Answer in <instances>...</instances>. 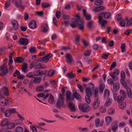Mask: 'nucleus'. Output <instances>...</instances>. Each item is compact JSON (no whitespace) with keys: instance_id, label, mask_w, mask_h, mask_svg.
Returning a JSON list of instances; mask_svg holds the SVG:
<instances>
[{"instance_id":"1","label":"nucleus","mask_w":132,"mask_h":132,"mask_svg":"<svg viewBox=\"0 0 132 132\" xmlns=\"http://www.w3.org/2000/svg\"><path fill=\"white\" fill-rule=\"evenodd\" d=\"M71 27L74 28L77 26H78L79 29L81 30L84 29L83 22L82 21H80L77 19L74 18L72 20V23L70 24Z\"/></svg>"},{"instance_id":"2","label":"nucleus","mask_w":132,"mask_h":132,"mask_svg":"<svg viewBox=\"0 0 132 132\" xmlns=\"http://www.w3.org/2000/svg\"><path fill=\"white\" fill-rule=\"evenodd\" d=\"M79 109L84 112H87L90 110V108L87 104H80L79 105Z\"/></svg>"},{"instance_id":"3","label":"nucleus","mask_w":132,"mask_h":132,"mask_svg":"<svg viewBox=\"0 0 132 132\" xmlns=\"http://www.w3.org/2000/svg\"><path fill=\"white\" fill-rule=\"evenodd\" d=\"M100 105V101L98 97H94V101L92 104L93 108L95 110L98 108Z\"/></svg>"},{"instance_id":"4","label":"nucleus","mask_w":132,"mask_h":132,"mask_svg":"<svg viewBox=\"0 0 132 132\" xmlns=\"http://www.w3.org/2000/svg\"><path fill=\"white\" fill-rule=\"evenodd\" d=\"M64 103L63 97L62 95L60 94L59 95V99L57 102L56 106L57 108H59L61 106H63Z\"/></svg>"},{"instance_id":"5","label":"nucleus","mask_w":132,"mask_h":132,"mask_svg":"<svg viewBox=\"0 0 132 132\" xmlns=\"http://www.w3.org/2000/svg\"><path fill=\"white\" fill-rule=\"evenodd\" d=\"M5 64H4L0 67V75L2 76H5L8 72V69L7 67H6Z\"/></svg>"},{"instance_id":"6","label":"nucleus","mask_w":132,"mask_h":132,"mask_svg":"<svg viewBox=\"0 0 132 132\" xmlns=\"http://www.w3.org/2000/svg\"><path fill=\"white\" fill-rule=\"evenodd\" d=\"M119 73V71L117 69H116L114 70L113 72H110L109 74L112 77L113 80L115 81H116L118 79L117 75H118Z\"/></svg>"},{"instance_id":"7","label":"nucleus","mask_w":132,"mask_h":132,"mask_svg":"<svg viewBox=\"0 0 132 132\" xmlns=\"http://www.w3.org/2000/svg\"><path fill=\"white\" fill-rule=\"evenodd\" d=\"M52 56V54L51 53H49L44 56L43 58L39 59H38V61L43 62H47L49 60V59Z\"/></svg>"},{"instance_id":"8","label":"nucleus","mask_w":132,"mask_h":132,"mask_svg":"<svg viewBox=\"0 0 132 132\" xmlns=\"http://www.w3.org/2000/svg\"><path fill=\"white\" fill-rule=\"evenodd\" d=\"M16 111L15 109L14 108L8 109L5 111L4 115L6 117H9L11 114L15 112Z\"/></svg>"},{"instance_id":"9","label":"nucleus","mask_w":132,"mask_h":132,"mask_svg":"<svg viewBox=\"0 0 132 132\" xmlns=\"http://www.w3.org/2000/svg\"><path fill=\"white\" fill-rule=\"evenodd\" d=\"M66 61L68 63L71 64L74 61L71 55L69 53L67 54L65 56Z\"/></svg>"},{"instance_id":"10","label":"nucleus","mask_w":132,"mask_h":132,"mask_svg":"<svg viewBox=\"0 0 132 132\" xmlns=\"http://www.w3.org/2000/svg\"><path fill=\"white\" fill-rule=\"evenodd\" d=\"M66 95L67 101V102L70 103L73 100L74 98L71 96V93L70 92L67 91L66 92Z\"/></svg>"},{"instance_id":"11","label":"nucleus","mask_w":132,"mask_h":132,"mask_svg":"<svg viewBox=\"0 0 132 132\" xmlns=\"http://www.w3.org/2000/svg\"><path fill=\"white\" fill-rule=\"evenodd\" d=\"M19 43L21 45H27L28 42V40L27 38H21L19 39Z\"/></svg>"},{"instance_id":"12","label":"nucleus","mask_w":132,"mask_h":132,"mask_svg":"<svg viewBox=\"0 0 132 132\" xmlns=\"http://www.w3.org/2000/svg\"><path fill=\"white\" fill-rule=\"evenodd\" d=\"M103 123V120H101L100 121V119L97 118L95 120V124L96 127H97L99 126L101 127L102 126Z\"/></svg>"},{"instance_id":"13","label":"nucleus","mask_w":132,"mask_h":132,"mask_svg":"<svg viewBox=\"0 0 132 132\" xmlns=\"http://www.w3.org/2000/svg\"><path fill=\"white\" fill-rule=\"evenodd\" d=\"M55 73V71L53 70H51L49 71H46L44 73L45 76H47L48 77L52 76Z\"/></svg>"},{"instance_id":"14","label":"nucleus","mask_w":132,"mask_h":132,"mask_svg":"<svg viewBox=\"0 0 132 132\" xmlns=\"http://www.w3.org/2000/svg\"><path fill=\"white\" fill-rule=\"evenodd\" d=\"M41 29L42 31L44 33L47 32L49 30V27L46 24H43L41 26Z\"/></svg>"},{"instance_id":"15","label":"nucleus","mask_w":132,"mask_h":132,"mask_svg":"<svg viewBox=\"0 0 132 132\" xmlns=\"http://www.w3.org/2000/svg\"><path fill=\"white\" fill-rule=\"evenodd\" d=\"M29 27L31 29H34L37 27L36 23L35 20L31 21L29 24Z\"/></svg>"},{"instance_id":"16","label":"nucleus","mask_w":132,"mask_h":132,"mask_svg":"<svg viewBox=\"0 0 132 132\" xmlns=\"http://www.w3.org/2000/svg\"><path fill=\"white\" fill-rule=\"evenodd\" d=\"M15 6L18 8L20 7L23 9H24L25 6L22 5V1L21 0L17 1Z\"/></svg>"},{"instance_id":"17","label":"nucleus","mask_w":132,"mask_h":132,"mask_svg":"<svg viewBox=\"0 0 132 132\" xmlns=\"http://www.w3.org/2000/svg\"><path fill=\"white\" fill-rule=\"evenodd\" d=\"M73 96L77 100L81 101L82 100L81 97L80 95L78 93L75 92L73 93Z\"/></svg>"},{"instance_id":"18","label":"nucleus","mask_w":132,"mask_h":132,"mask_svg":"<svg viewBox=\"0 0 132 132\" xmlns=\"http://www.w3.org/2000/svg\"><path fill=\"white\" fill-rule=\"evenodd\" d=\"M11 23L12 24L13 29L15 30H16L19 28V25L17 22L15 21H12L11 22Z\"/></svg>"},{"instance_id":"19","label":"nucleus","mask_w":132,"mask_h":132,"mask_svg":"<svg viewBox=\"0 0 132 132\" xmlns=\"http://www.w3.org/2000/svg\"><path fill=\"white\" fill-rule=\"evenodd\" d=\"M105 7L103 6H100L95 7L93 9V11L95 12H99L101 10L105 9Z\"/></svg>"},{"instance_id":"20","label":"nucleus","mask_w":132,"mask_h":132,"mask_svg":"<svg viewBox=\"0 0 132 132\" xmlns=\"http://www.w3.org/2000/svg\"><path fill=\"white\" fill-rule=\"evenodd\" d=\"M127 93V94L128 97L131 98H132V93L130 89V87H126V89Z\"/></svg>"},{"instance_id":"21","label":"nucleus","mask_w":132,"mask_h":132,"mask_svg":"<svg viewBox=\"0 0 132 132\" xmlns=\"http://www.w3.org/2000/svg\"><path fill=\"white\" fill-rule=\"evenodd\" d=\"M34 79H32L33 82H34V83L36 84H38L41 81V78L40 77H38L35 78L34 77Z\"/></svg>"},{"instance_id":"22","label":"nucleus","mask_w":132,"mask_h":132,"mask_svg":"<svg viewBox=\"0 0 132 132\" xmlns=\"http://www.w3.org/2000/svg\"><path fill=\"white\" fill-rule=\"evenodd\" d=\"M14 61L15 62L21 63L24 61L23 59L20 57H17L14 59Z\"/></svg>"},{"instance_id":"23","label":"nucleus","mask_w":132,"mask_h":132,"mask_svg":"<svg viewBox=\"0 0 132 132\" xmlns=\"http://www.w3.org/2000/svg\"><path fill=\"white\" fill-rule=\"evenodd\" d=\"M69 107L72 112H73L74 111L75 109V107L73 103L70 102L69 104Z\"/></svg>"},{"instance_id":"24","label":"nucleus","mask_w":132,"mask_h":132,"mask_svg":"<svg viewBox=\"0 0 132 132\" xmlns=\"http://www.w3.org/2000/svg\"><path fill=\"white\" fill-rule=\"evenodd\" d=\"M28 65L26 63L23 64L22 68V71L24 72H27V67Z\"/></svg>"},{"instance_id":"25","label":"nucleus","mask_w":132,"mask_h":132,"mask_svg":"<svg viewBox=\"0 0 132 132\" xmlns=\"http://www.w3.org/2000/svg\"><path fill=\"white\" fill-rule=\"evenodd\" d=\"M3 91L4 94L6 96H8L9 94V90L8 88L5 87L3 88Z\"/></svg>"},{"instance_id":"26","label":"nucleus","mask_w":132,"mask_h":132,"mask_svg":"<svg viewBox=\"0 0 132 132\" xmlns=\"http://www.w3.org/2000/svg\"><path fill=\"white\" fill-rule=\"evenodd\" d=\"M85 91L86 93V96H91L92 95V91L89 88H87L86 89Z\"/></svg>"},{"instance_id":"27","label":"nucleus","mask_w":132,"mask_h":132,"mask_svg":"<svg viewBox=\"0 0 132 132\" xmlns=\"http://www.w3.org/2000/svg\"><path fill=\"white\" fill-rule=\"evenodd\" d=\"M124 97L121 95H120L117 97V100L118 103H120L122 102L124 100Z\"/></svg>"},{"instance_id":"28","label":"nucleus","mask_w":132,"mask_h":132,"mask_svg":"<svg viewBox=\"0 0 132 132\" xmlns=\"http://www.w3.org/2000/svg\"><path fill=\"white\" fill-rule=\"evenodd\" d=\"M125 79H121L120 80V82L123 86L126 89V87H129L127 86V83L126 81L125 80Z\"/></svg>"},{"instance_id":"29","label":"nucleus","mask_w":132,"mask_h":132,"mask_svg":"<svg viewBox=\"0 0 132 132\" xmlns=\"http://www.w3.org/2000/svg\"><path fill=\"white\" fill-rule=\"evenodd\" d=\"M106 121L107 122L106 125L108 126L110 122L111 121V118L110 116L106 117L105 118Z\"/></svg>"},{"instance_id":"30","label":"nucleus","mask_w":132,"mask_h":132,"mask_svg":"<svg viewBox=\"0 0 132 132\" xmlns=\"http://www.w3.org/2000/svg\"><path fill=\"white\" fill-rule=\"evenodd\" d=\"M44 74L43 71L41 70H39L36 72H35L34 75L36 76H41Z\"/></svg>"},{"instance_id":"31","label":"nucleus","mask_w":132,"mask_h":132,"mask_svg":"<svg viewBox=\"0 0 132 132\" xmlns=\"http://www.w3.org/2000/svg\"><path fill=\"white\" fill-rule=\"evenodd\" d=\"M103 3L102 0H96L94 2V4L96 5H101Z\"/></svg>"},{"instance_id":"32","label":"nucleus","mask_w":132,"mask_h":132,"mask_svg":"<svg viewBox=\"0 0 132 132\" xmlns=\"http://www.w3.org/2000/svg\"><path fill=\"white\" fill-rule=\"evenodd\" d=\"M15 127V125L14 123L13 122L10 123L7 125L8 128L9 129L14 128Z\"/></svg>"},{"instance_id":"33","label":"nucleus","mask_w":132,"mask_h":132,"mask_svg":"<svg viewBox=\"0 0 132 132\" xmlns=\"http://www.w3.org/2000/svg\"><path fill=\"white\" fill-rule=\"evenodd\" d=\"M113 88L115 90H118L119 88V85L118 83H115L113 86Z\"/></svg>"},{"instance_id":"34","label":"nucleus","mask_w":132,"mask_h":132,"mask_svg":"<svg viewBox=\"0 0 132 132\" xmlns=\"http://www.w3.org/2000/svg\"><path fill=\"white\" fill-rule=\"evenodd\" d=\"M80 36L79 35H76L75 36V42H74L76 45H77L80 40Z\"/></svg>"},{"instance_id":"35","label":"nucleus","mask_w":132,"mask_h":132,"mask_svg":"<svg viewBox=\"0 0 132 132\" xmlns=\"http://www.w3.org/2000/svg\"><path fill=\"white\" fill-rule=\"evenodd\" d=\"M111 103L112 100L110 99H108L105 102L104 106H108L111 104Z\"/></svg>"},{"instance_id":"36","label":"nucleus","mask_w":132,"mask_h":132,"mask_svg":"<svg viewBox=\"0 0 132 132\" xmlns=\"http://www.w3.org/2000/svg\"><path fill=\"white\" fill-rule=\"evenodd\" d=\"M15 124L18 125H20L23 123V121L22 120L19 119L16 120L15 121Z\"/></svg>"},{"instance_id":"37","label":"nucleus","mask_w":132,"mask_h":132,"mask_svg":"<svg viewBox=\"0 0 132 132\" xmlns=\"http://www.w3.org/2000/svg\"><path fill=\"white\" fill-rule=\"evenodd\" d=\"M104 17L106 19H109L110 18L111 14L110 13L105 12L103 13Z\"/></svg>"},{"instance_id":"38","label":"nucleus","mask_w":132,"mask_h":132,"mask_svg":"<svg viewBox=\"0 0 132 132\" xmlns=\"http://www.w3.org/2000/svg\"><path fill=\"white\" fill-rule=\"evenodd\" d=\"M90 96H85V100L86 102L88 104H90L91 102Z\"/></svg>"},{"instance_id":"39","label":"nucleus","mask_w":132,"mask_h":132,"mask_svg":"<svg viewBox=\"0 0 132 132\" xmlns=\"http://www.w3.org/2000/svg\"><path fill=\"white\" fill-rule=\"evenodd\" d=\"M8 123V121L6 119H4L2 122L1 124L2 126L3 127L6 125Z\"/></svg>"},{"instance_id":"40","label":"nucleus","mask_w":132,"mask_h":132,"mask_svg":"<svg viewBox=\"0 0 132 132\" xmlns=\"http://www.w3.org/2000/svg\"><path fill=\"white\" fill-rule=\"evenodd\" d=\"M66 76L67 77L70 79L73 78L75 77V75L72 72L68 73Z\"/></svg>"},{"instance_id":"41","label":"nucleus","mask_w":132,"mask_h":132,"mask_svg":"<svg viewBox=\"0 0 132 132\" xmlns=\"http://www.w3.org/2000/svg\"><path fill=\"white\" fill-rule=\"evenodd\" d=\"M116 20L117 21H119L121 20L122 19V16L121 14H118L115 17Z\"/></svg>"},{"instance_id":"42","label":"nucleus","mask_w":132,"mask_h":132,"mask_svg":"<svg viewBox=\"0 0 132 132\" xmlns=\"http://www.w3.org/2000/svg\"><path fill=\"white\" fill-rule=\"evenodd\" d=\"M105 87V85L103 84H101L100 85L99 87V89L101 92H103Z\"/></svg>"},{"instance_id":"43","label":"nucleus","mask_w":132,"mask_h":132,"mask_svg":"<svg viewBox=\"0 0 132 132\" xmlns=\"http://www.w3.org/2000/svg\"><path fill=\"white\" fill-rule=\"evenodd\" d=\"M29 51L30 53H34L36 51V48L34 47H31L29 48Z\"/></svg>"},{"instance_id":"44","label":"nucleus","mask_w":132,"mask_h":132,"mask_svg":"<svg viewBox=\"0 0 132 132\" xmlns=\"http://www.w3.org/2000/svg\"><path fill=\"white\" fill-rule=\"evenodd\" d=\"M27 77L30 78H34V76L32 72L28 73L26 75Z\"/></svg>"},{"instance_id":"45","label":"nucleus","mask_w":132,"mask_h":132,"mask_svg":"<svg viewBox=\"0 0 132 132\" xmlns=\"http://www.w3.org/2000/svg\"><path fill=\"white\" fill-rule=\"evenodd\" d=\"M23 128L20 126H18L16 128V132H23Z\"/></svg>"},{"instance_id":"46","label":"nucleus","mask_w":132,"mask_h":132,"mask_svg":"<svg viewBox=\"0 0 132 132\" xmlns=\"http://www.w3.org/2000/svg\"><path fill=\"white\" fill-rule=\"evenodd\" d=\"M109 91L107 89H105L104 91V96L105 97H108L109 95Z\"/></svg>"},{"instance_id":"47","label":"nucleus","mask_w":132,"mask_h":132,"mask_svg":"<svg viewBox=\"0 0 132 132\" xmlns=\"http://www.w3.org/2000/svg\"><path fill=\"white\" fill-rule=\"evenodd\" d=\"M54 97L51 95L48 98V102L51 104L53 103L54 101Z\"/></svg>"},{"instance_id":"48","label":"nucleus","mask_w":132,"mask_h":132,"mask_svg":"<svg viewBox=\"0 0 132 132\" xmlns=\"http://www.w3.org/2000/svg\"><path fill=\"white\" fill-rule=\"evenodd\" d=\"M101 24V27H104L107 23V21L105 20H103L100 23Z\"/></svg>"},{"instance_id":"49","label":"nucleus","mask_w":132,"mask_h":132,"mask_svg":"<svg viewBox=\"0 0 132 132\" xmlns=\"http://www.w3.org/2000/svg\"><path fill=\"white\" fill-rule=\"evenodd\" d=\"M20 74V73L19 71L17 70H16L15 71L14 73L13 76L16 77L17 76H19Z\"/></svg>"},{"instance_id":"50","label":"nucleus","mask_w":132,"mask_h":132,"mask_svg":"<svg viewBox=\"0 0 132 132\" xmlns=\"http://www.w3.org/2000/svg\"><path fill=\"white\" fill-rule=\"evenodd\" d=\"M120 92L121 95L122 96L124 97L126 96V95L125 91L121 90H120Z\"/></svg>"},{"instance_id":"51","label":"nucleus","mask_w":132,"mask_h":132,"mask_svg":"<svg viewBox=\"0 0 132 132\" xmlns=\"http://www.w3.org/2000/svg\"><path fill=\"white\" fill-rule=\"evenodd\" d=\"M77 86L80 92H82L84 91V87L81 85L80 84H78L77 85Z\"/></svg>"},{"instance_id":"52","label":"nucleus","mask_w":132,"mask_h":132,"mask_svg":"<svg viewBox=\"0 0 132 132\" xmlns=\"http://www.w3.org/2000/svg\"><path fill=\"white\" fill-rule=\"evenodd\" d=\"M126 44L125 43H123L121 44V48L122 49V52H124L125 51V47Z\"/></svg>"},{"instance_id":"53","label":"nucleus","mask_w":132,"mask_h":132,"mask_svg":"<svg viewBox=\"0 0 132 132\" xmlns=\"http://www.w3.org/2000/svg\"><path fill=\"white\" fill-rule=\"evenodd\" d=\"M118 127L117 124H115L112 127V129L113 131V132H116V130Z\"/></svg>"},{"instance_id":"54","label":"nucleus","mask_w":132,"mask_h":132,"mask_svg":"<svg viewBox=\"0 0 132 132\" xmlns=\"http://www.w3.org/2000/svg\"><path fill=\"white\" fill-rule=\"evenodd\" d=\"M43 6L45 8H47L50 6V5L47 3H42Z\"/></svg>"},{"instance_id":"55","label":"nucleus","mask_w":132,"mask_h":132,"mask_svg":"<svg viewBox=\"0 0 132 132\" xmlns=\"http://www.w3.org/2000/svg\"><path fill=\"white\" fill-rule=\"evenodd\" d=\"M109 54L110 53H109L103 54L102 55V57L103 58L105 59H106L108 58V56Z\"/></svg>"},{"instance_id":"56","label":"nucleus","mask_w":132,"mask_h":132,"mask_svg":"<svg viewBox=\"0 0 132 132\" xmlns=\"http://www.w3.org/2000/svg\"><path fill=\"white\" fill-rule=\"evenodd\" d=\"M121 79H125V74L124 72L123 71H121Z\"/></svg>"},{"instance_id":"57","label":"nucleus","mask_w":132,"mask_h":132,"mask_svg":"<svg viewBox=\"0 0 132 132\" xmlns=\"http://www.w3.org/2000/svg\"><path fill=\"white\" fill-rule=\"evenodd\" d=\"M120 25L121 26L124 27L125 25V23L124 20L123 19H121V21L119 22Z\"/></svg>"},{"instance_id":"58","label":"nucleus","mask_w":132,"mask_h":132,"mask_svg":"<svg viewBox=\"0 0 132 132\" xmlns=\"http://www.w3.org/2000/svg\"><path fill=\"white\" fill-rule=\"evenodd\" d=\"M91 50H88L86 51L84 53V55L86 56L89 55L91 54Z\"/></svg>"},{"instance_id":"59","label":"nucleus","mask_w":132,"mask_h":132,"mask_svg":"<svg viewBox=\"0 0 132 132\" xmlns=\"http://www.w3.org/2000/svg\"><path fill=\"white\" fill-rule=\"evenodd\" d=\"M50 82L51 84H52L55 88L57 86L56 83V81L55 80L51 81H50Z\"/></svg>"},{"instance_id":"60","label":"nucleus","mask_w":132,"mask_h":132,"mask_svg":"<svg viewBox=\"0 0 132 132\" xmlns=\"http://www.w3.org/2000/svg\"><path fill=\"white\" fill-rule=\"evenodd\" d=\"M132 24V18H131L127 22L126 25L128 26H129Z\"/></svg>"},{"instance_id":"61","label":"nucleus","mask_w":132,"mask_h":132,"mask_svg":"<svg viewBox=\"0 0 132 132\" xmlns=\"http://www.w3.org/2000/svg\"><path fill=\"white\" fill-rule=\"evenodd\" d=\"M98 92V88H96L95 90V95L94 97H98L97 94Z\"/></svg>"},{"instance_id":"62","label":"nucleus","mask_w":132,"mask_h":132,"mask_svg":"<svg viewBox=\"0 0 132 132\" xmlns=\"http://www.w3.org/2000/svg\"><path fill=\"white\" fill-rule=\"evenodd\" d=\"M114 112V110L113 109H111L109 110L108 111V114L109 115L112 114Z\"/></svg>"},{"instance_id":"63","label":"nucleus","mask_w":132,"mask_h":132,"mask_svg":"<svg viewBox=\"0 0 132 132\" xmlns=\"http://www.w3.org/2000/svg\"><path fill=\"white\" fill-rule=\"evenodd\" d=\"M33 80H31L30 82L29 85V88L32 89L33 86Z\"/></svg>"},{"instance_id":"64","label":"nucleus","mask_w":132,"mask_h":132,"mask_svg":"<svg viewBox=\"0 0 132 132\" xmlns=\"http://www.w3.org/2000/svg\"><path fill=\"white\" fill-rule=\"evenodd\" d=\"M44 89V87L43 86H41L36 88V89L37 91L40 92L42 91Z\"/></svg>"}]
</instances>
